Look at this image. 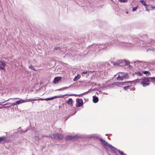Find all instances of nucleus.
Masks as SVG:
<instances>
[{"mask_svg": "<svg viewBox=\"0 0 155 155\" xmlns=\"http://www.w3.org/2000/svg\"><path fill=\"white\" fill-rule=\"evenodd\" d=\"M98 138L99 139L101 143L107 150L112 153H114L116 151L117 149L108 143L106 141L100 137H98Z\"/></svg>", "mask_w": 155, "mask_h": 155, "instance_id": "nucleus-1", "label": "nucleus"}, {"mask_svg": "<svg viewBox=\"0 0 155 155\" xmlns=\"http://www.w3.org/2000/svg\"><path fill=\"white\" fill-rule=\"evenodd\" d=\"M150 78L144 77L141 79L137 80V81L143 87L148 86L150 85L149 82L150 81Z\"/></svg>", "mask_w": 155, "mask_h": 155, "instance_id": "nucleus-2", "label": "nucleus"}, {"mask_svg": "<svg viewBox=\"0 0 155 155\" xmlns=\"http://www.w3.org/2000/svg\"><path fill=\"white\" fill-rule=\"evenodd\" d=\"M134 66L137 67H138L140 69H143L147 68V63L145 62L137 61L134 63Z\"/></svg>", "mask_w": 155, "mask_h": 155, "instance_id": "nucleus-3", "label": "nucleus"}, {"mask_svg": "<svg viewBox=\"0 0 155 155\" xmlns=\"http://www.w3.org/2000/svg\"><path fill=\"white\" fill-rule=\"evenodd\" d=\"M121 76L119 74L118 77L117 78V80L119 81H123L124 80L129 78V76L128 74L125 72H121L120 73Z\"/></svg>", "mask_w": 155, "mask_h": 155, "instance_id": "nucleus-4", "label": "nucleus"}, {"mask_svg": "<svg viewBox=\"0 0 155 155\" xmlns=\"http://www.w3.org/2000/svg\"><path fill=\"white\" fill-rule=\"evenodd\" d=\"M131 37L130 36H128L127 37H121L120 38L119 41L120 42V45H122L123 44V46H127L125 45V43H130L128 41L127 42V40L128 39H131Z\"/></svg>", "mask_w": 155, "mask_h": 155, "instance_id": "nucleus-5", "label": "nucleus"}, {"mask_svg": "<svg viewBox=\"0 0 155 155\" xmlns=\"http://www.w3.org/2000/svg\"><path fill=\"white\" fill-rule=\"evenodd\" d=\"M51 137L54 139H62L63 138L62 135L60 134L54 133L52 134L51 135Z\"/></svg>", "mask_w": 155, "mask_h": 155, "instance_id": "nucleus-6", "label": "nucleus"}, {"mask_svg": "<svg viewBox=\"0 0 155 155\" xmlns=\"http://www.w3.org/2000/svg\"><path fill=\"white\" fill-rule=\"evenodd\" d=\"M114 64L118 65L120 66L125 65V60H117L115 62H114Z\"/></svg>", "mask_w": 155, "mask_h": 155, "instance_id": "nucleus-7", "label": "nucleus"}, {"mask_svg": "<svg viewBox=\"0 0 155 155\" xmlns=\"http://www.w3.org/2000/svg\"><path fill=\"white\" fill-rule=\"evenodd\" d=\"M0 69L5 70V62L2 60L0 61Z\"/></svg>", "mask_w": 155, "mask_h": 155, "instance_id": "nucleus-8", "label": "nucleus"}, {"mask_svg": "<svg viewBox=\"0 0 155 155\" xmlns=\"http://www.w3.org/2000/svg\"><path fill=\"white\" fill-rule=\"evenodd\" d=\"M60 97L59 96H54V97H50V98H45V99H42L41 98H40L38 99H39V100H41V101H43V100L49 101V100H53L55 98H59Z\"/></svg>", "mask_w": 155, "mask_h": 155, "instance_id": "nucleus-9", "label": "nucleus"}, {"mask_svg": "<svg viewBox=\"0 0 155 155\" xmlns=\"http://www.w3.org/2000/svg\"><path fill=\"white\" fill-rule=\"evenodd\" d=\"M77 105L78 107H80L83 105V101L81 99H80L77 101Z\"/></svg>", "mask_w": 155, "mask_h": 155, "instance_id": "nucleus-10", "label": "nucleus"}, {"mask_svg": "<svg viewBox=\"0 0 155 155\" xmlns=\"http://www.w3.org/2000/svg\"><path fill=\"white\" fill-rule=\"evenodd\" d=\"M78 138V136H67L66 137L67 140H77V138Z\"/></svg>", "mask_w": 155, "mask_h": 155, "instance_id": "nucleus-11", "label": "nucleus"}, {"mask_svg": "<svg viewBox=\"0 0 155 155\" xmlns=\"http://www.w3.org/2000/svg\"><path fill=\"white\" fill-rule=\"evenodd\" d=\"M62 78L61 77H55L54 80V82L55 84L58 83L59 81H60Z\"/></svg>", "mask_w": 155, "mask_h": 155, "instance_id": "nucleus-12", "label": "nucleus"}, {"mask_svg": "<svg viewBox=\"0 0 155 155\" xmlns=\"http://www.w3.org/2000/svg\"><path fill=\"white\" fill-rule=\"evenodd\" d=\"M89 92V91H87L86 92H84V93H82V94H69L68 95H69V96H79V97H80L81 96H82L83 95H84V94H85L87 93H88Z\"/></svg>", "mask_w": 155, "mask_h": 155, "instance_id": "nucleus-13", "label": "nucleus"}, {"mask_svg": "<svg viewBox=\"0 0 155 155\" xmlns=\"http://www.w3.org/2000/svg\"><path fill=\"white\" fill-rule=\"evenodd\" d=\"M39 100L38 99H26L25 100H24V101L25 102H29V101H35Z\"/></svg>", "mask_w": 155, "mask_h": 155, "instance_id": "nucleus-14", "label": "nucleus"}, {"mask_svg": "<svg viewBox=\"0 0 155 155\" xmlns=\"http://www.w3.org/2000/svg\"><path fill=\"white\" fill-rule=\"evenodd\" d=\"M93 101L94 103H96L98 101V98L97 97L93 96Z\"/></svg>", "mask_w": 155, "mask_h": 155, "instance_id": "nucleus-15", "label": "nucleus"}, {"mask_svg": "<svg viewBox=\"0 0 155 155\" xmlns=\"http://www.w3.org/2000/svg\"><path fill=\"white\" fill-rule=\"evenodd\" d=\"M67 103L71 106H72V104L73 103V101L72 99L71 98H69L68 99V101H67Z\"/></svg>", "mask_w": 155, "mask_h": 155, "instance_id": "nucleus-16", "label": "nucleus"}, {"mask_svg": "<svg viewBox=\"0 0 155 155\" xmlns=\"http://www.w3.org/2000/svg\"><path fill=\"white\" fill-rule=\"evenodd\" d=\"M6 139V137L5 136L0 137V142H4Z\"/></svg>", "mask_w": 155, "mask_h": 155, "instance_id": "nucleus-17", "label": "nucleus"}, {"mask_svg": "<svg viewBox=\"0 0 155 155\" xmlns=\"http://www.w3.org/2000/svg\"><path fill=\"white\" fill-rule=\"evenodd\" d=\"M25 101H24V100H23L22 99H21L20 100L18 101H16V104H21L23 103H24Z\"/></svg>", "mask_w": 155, "mask_h": 155, "instance_id": "nucleus-18", "label": "nucleus"}, {"mask_svg": "<svg viewBox=\"0 0 155 155\" xmlns=\"http://www.w3.org/2000/svg\"><path fill=\"white\" fill-rule=\"evenodd\" d=\"M148 8L150 9L151 10H152L154 9H155V7L151 5H148Z\"/></svg>", "mask_w": 155, "mask_h": 155, "instance_id": "nucleus-19", "label": "nucleus"}, {"mask_svg": "<svg viewBox=\"0 0 155 155\" xmlns=\"http://www.w3.org/2000/svg\"><path fill=\"white\" fill-rule=\"evenodd\" d=\"M140 2L142 3V4L144 6H147L145 2L143 0H141Z\"/></svg>", "mask_w": 155, "mask_h": 155, "instance_id": "nucleus-20", "label": "nucleus"}, {"mask_svg": "<svg viewBox=\"0 0 155 155\" xmlns=\"http://www.w3.org/2000/svg\"><path fill=\"white\" fill-rule=\"evenodd\" d=\"M143 73L145 74H147L148 76H149L150 74V73L147 71H143Z\"/></svg>", "mask_w": 155, "mask_h": 155, "instance_id": "nucleus-21", "label": "nucleus"}, {"mask_svg": "<svg viewBox=\"0 0 155 155\" xmlns=\"http://www.w3.org/2000/svg\"><path fill=\"white\" fill-rule=\"evenodd\" d=\"M80 78V76H75L74 79V81H77Z\"/></svg>", "mask_w": 155, "mask_h": 155, "instance_id": "nucleus-22", "label": "nucleus"}, {"mask_svg": "<svg viewBox=\"0 0 155 155\" xmlns=\"http://www.w3.org/2000/svg\"><path fill=\"white\" fill-rule=\"evenodd\" d=\"M70 86H69L68 87H63L62 88L59 89V90H58L61 91V90H64L66 89L67 88H68L69 87H70Z\"/></svg>", "mask_w": 155, "mask_h": 155, "instance_id": "nucleus-23", "label": "nucleus"}, {"mask_svg": "<svg viewBox=\"0 0 155 155\" xmlns=\"http://www.w3.org/2000/svg\"><path fill=\"white\" fill-rule=\"evenodd\" d=\"M118 152L120 153V155H126L123 151L120 150H118Z\"/></svg>", "mask_w": 155, "mask_h": 155, "instance_id": "nucleus-24", "label": "nucleus"}, {"mask_svg": "<svg viewBox=\"0 0 155 155\" xmlns=\"http://www.w3.org/2000/svg\"><path fill=\"white\" fill-rule=\"evenodd\" d=\"M135 74L140 76H141L142 74L140 72H136L135 73Z\"/></svg>", "mask_w": 155, "mask_h": 155, "instance_id": "nucleus-25", "label": "nucleus"}, {"mask_svg": "<svg viewBox=\"0 0 155 155\" xmlns=\"http://www.w3.org/2000/svg\"><path fill=\"white\" fill-rule=\"evenodd\" d=\"M150 79H151V82H154L155 83V77L150 78Z\"/></svg>", "mask_w": 155, "mask_h": 155, "instance_id": "nucleus-26", "label": "nucleus"}, {"mask_svg": "<svg viewBox=\"0 0 155 155\" xmlns=\"http://www.w3.org/2000/svg\"><path fill=\"white\" fill-rule=\"evenodd\" d=\"M126 82H120L118 84V85L120 86L121 85H124L125 83H126Z\"/></svg>", "mask_w": 155, "mask_h": 155, "instance_id": "nucleus-27", "label": "nucleus"}, {"mask_svg": "<svg viewBox=\"0 0 155 155\" xmlns=\"http://www.w3.org/2000/svg\"><path fill=\"white\" fill-rule=\"evenodd\" d=\"M54 50H57L58 51H60L61 50V49L60 48L58 47H55L54 48Z\"/></svg>", "mask_w": 155, "mask_h": 155, "instance_id": "nucleus-28", "label": "nucleus"}, {"mask_svg": "<svg viewBox=\"0 0 155 155\" xmlns=\"http://www.w3.org/2000/svg\"><path fill=\"white\" fill-rule=\"evenodd\" d=\"M130 62L129 61H127L125 60V65H130Z\"/></svg>", "mask_w": 155, "mask_h": 155, "instance_id": "nucleus-29", "label": "nucleus"}, {"mask_svg": "<svg viewBox=\"0 0 155 155\" xmlns=\"http://www.w3.org/2000/svg\"><path fill=\"white\" fill-rule=\"evenodd\" d=\"M138 7V6H136L135 7L133 8L132 9V11L133 12H134L135 11H136L137 10V9Z\"/></svg>", "mask_w": 155, "mask_h": 155, "instance_id": "nucleus-30", "label": "nucleus"}, {"mask_svg": "<svg viewBox=\"0 0 155 155\" xmlns=\"http://www.w3.org/2000/svg\"><path fill=\"white\" fill-rule=\"evenodd\" d=\"M130 87V86H127L124 87V90H127V89H129Z\"/></svg>", "mask_w": 155, "mask_h": 155, "instance_id": "nucleus-31", "label": "nucleus"}, {"mask_svg": "<svg viewBox=\"0 0 155 155\" xmlns=\"http://www.w3.org/2000/svg\"><path fill=\"white\" fill-rule=\"evenodd\" d=\"M29 68H30L33 70H35V68H34L33 66L32 65H30L29 67Z\"/></svg>", "mask_w": 155, "mask_h": 155, "instance_id": "nucleus-32", "label": "nucleus"}, {"mask_svg": "<svg viewBox=\"0 0 155 155\" xmlns=\"http://www.w3.org/2000/svg\"><path fill=\"white\" fill-rule=\"evenodd\" d=\"M150 9L148 8V6L147 5V6H146V11H149Z\"/></svg>", "mask_w": 155, "mask_h": 155, "instance_id": "nucleus-33", "label": "nucleus"}, {"mask_svg": "<svg viewBox=\"0 0 155 155\" xmlns=\"http://www.w3.org/2000/svg\"><path fill=\"white\" fill-rule=\"evenodd\" d=\"M119 1L121 2H127V1L126 0H119Z\"/></svg>", "mask_w": 155, "mask_h": 155, "instance_id": "nucleus-34", "label": "nucleus"}, {"mask_svg": "<svg viewBox=\"0 0 155 155\" xmlns=\"http://www.w3.org/2000/svg\"><path fill=\"white\" fill-rule=\"evenodd\" d=\"M116 41V39L113 40L112 41H110V44H112L114 43L115 42V41Z\"/></svg>", "mask_w": 155, "mask_h": 155, "instance_id": "nucleus-35", "label": "nucleus"}, {"mask_svg": "<svg viewBox=\"0 0 155 155\" xmlns=\"http://www.w3.org/2000/svg\"><path fill=\"white\" fill-rule=\"evenodd\" d=\"M19 98H10V99H9L8 100H7L6 101H8L10 99H16V100H17V99H18Z\"/></svg>", "mask_w": 155, "mask_h": 155, "instance_id": "nucleus-36", "label": "nucleus"}, {"mask_svg": "<svg viewBox=\"0 0 155 155\" xmlns=\"http://www.w3.org/2000/svg\"><path fill=\"white\" fill-rule=\"evenodd\" d=\"M17 104H16V102L15 103H12V105H17Z\"/></svg>", "mask_w": 155, "mask_h": 155, "instance_id": "nucleus-37", "label": "nucleus"}, {"mask_svg": "<svg viewBox=\"0 0 155 155\" xmlns=\"http://www.w3.org/2000/svg\"><path fill=\"white\" fill-rule=\"evenodd\" d=\"M35 138L36 140H39V138L37 136H35Z\"/></svg>", "mask_w": 155, "mask_h": 155, "instance_id": "nucleus-38", "label": "nucleus"}, {"mask_svg": "<svg viewBox=\"0 0 155 155\" xmlns=\"http://www.w3.org/2000/svg\"><path fill=\"white\" fill-rule=\"evenodd\" d=\"M87 71H84L82 73V74H86L87 73Z\"/></svg>", "mask_w": 155, "mask_h": 155, "instance_id": "nucleus-39", "label": "nucleus"}, {"mask_svg": "<svg viewBox=\"0 0 155 155\" xmlns=\"http://www.w3.org/2000/svg\"><path fill=\"white\" fill-rule=\"evenodd\" d=\"M129 67L131 69L132 68V67L131 66V65H129Z\"/></svg>", "mask_w": 155, "mask_h": 155, "instance_id": "nucleus-40", "label": "nucleus"}, {"mask_svg": "<svg viewBox=\"0 0 155 155\" xmlns=\"http://www.w3.org/2000/svg\"><path fill=\"white\" fill-rule=\"evenodd\" d=\"M104 94H108L107 93H105V92H104Z\"/></svg>", "mask_w": 155, "mask_h": 155, "instance_id": "nucleus-41", "label": "nucleus"}, {"mask_svg": "<svg viewBox=\"0 0 155 155\" xmlns=\"http://www.w3.org/2000/svg\"><path fill=\"white\" fill-rule=\"evenodd\" d=\"M105 135H106V136H107V135H108V134H106Z\"/></svg>", "mask_w": 155, "mask_h": 155, "instance_id": "nucleus-42", "label": "nucleus"}, {"mask_svg": "<svg viewBox=\"0 0 155 155\" xmlns=\"http://www.w3.org/2000/svg\"><path fill=\"white\" fill-rule=\"evenodd\" d=\"M2 107H0V109H1Z\"/></svg>", "mask_w": 155, "mask_h": 155, "instance_id": "nucleus-43", "label": "nucleus"}, {"mask_svg": "<svg viewBox=\"0 0 155 155\" xmlns=\"http://www.w3.org/2000/svg\"><path fill=\"white\" fill-rule=\"evenodd\" d=\"M7 104H5V105H7Z\"/></svg>", "mask_w": 155, "mask_h": 155, "instance_id": "nucleus-44", "label": "nucleus"}, {"mask_svg": "<svg viewBox=\"0 0 155 155\" xmlns=\"http://www.w3.org/2000/svg\"><path fill=\"white\" fill-rule=\"evenodd\" d=\"M128 13V12H126V13Z\"/></svg>", "mask_w": 155, "mask_h": 155, "instance_id": "nucleus-45", "label": "nucleus"}]
</instances>
